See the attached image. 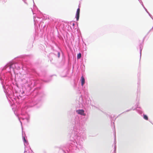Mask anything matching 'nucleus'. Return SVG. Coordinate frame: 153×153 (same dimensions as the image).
<instances>
[{
	"label": "nucleus",
	"mask_w": 153,
	"mask_h": 153,
	"mask_svg": "<svg viewBox=\"0 0 153 153\" xmlns=\"http://www.w3.org/2000/svg\"><path fill=\"white\" fill-rule=\"evenodd\" d=\"M76 112L78 114L83 115L85 116V114L84 113V111L82 109H80L77 110L76 111Z\"/></svg>",
	"instance_id": "nucleus-1"
},
{
	"label": "nucleus",
	"mask_w": 153,
	"mask_h": 153,
	"mask_svg": "<svg viewBox=\"0 0 153 153\" xmlns=\"http://www.w3.org/2000/svg\"><path fill=\"white\" fill-rule=\"evenodd\" d=\"M79 13H80V8H78L76 11V19L77 21H78L79 16Z\"/></svg>",
	"instance_id": "nucleus-2"
},
{
	"label": "nucleus",
	"mask_w": 153,
	"mask_h": 153,
	"mask_svg": "<svg viewBox=\"0 0 153 153\" xmlns=\"http://www.w3.org/2000/svg\"><path fill=\"white\" fill-rule=\"evenodd\" d=\"M81 85L82 86H83L85 83V79L83 76L81 77Z\"/></svg>",
	"instance_id": "nucleus-3"
},
{
	"label": "nucleus",
	"mask_w": 153,
	"mask_h": 153,
	"mask_svg": "<svg viewBox=\"0 0 153 153\" xmlns=\"http://www.w3.org/2000/svg\"><path fill=\"white\" fill-rule=\"evenodd\" d=\"M81 57V54L80 53L77 54V59H79Z\"/></svg>",
	"instance_id": "nucleus-4"
},
{
	"label": "nucleus",
	"mask_w": 153,
	"mask_h": 153,
	"mask_svg": "<svg viewBox=\"0 0 153 153\" xmlns=\"http://www.w3.org/2000/svg\"><path fill=\"white\" fill-rule=\"evenodd\" d=\"M143 118H144V119H145V120H148V117L147 116V115H144V116H143Z\"/></svg>",
	"instance_id": "nucleus-5"
},
{
	"label": "nucleus",
	"mask_w": 153,
	"mask_h": 153,
	"mask_svg": "<svg viewBox=\"0 0 153 153\" xmlns=\"http://www.w3.org/2000/svg\"><path fill=\"white\" fill-rule=\"evenodd\" d=\"M58 57L59 58L60 57V53L59 52H58L57 53Z\"/></svg>",
	"instance_id": "nucleus-6"
},
{
	"label": "nucleus",
	"mask_w": 153,
	"mask_h": 153,
	"mask_svg": "<svg viewBox=\"0 0 153 153\" xmlns=\"http://www.w3.org/2000/svg\"><path fill=\"white\" fill-rule=\"evenodd\" d=\"M24 141H25V142H26V140L25 139V137H24Z\"/></svg>",
	"instance_id": "nucleus-7"
}]
</instances>
